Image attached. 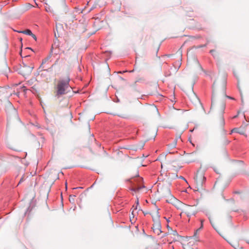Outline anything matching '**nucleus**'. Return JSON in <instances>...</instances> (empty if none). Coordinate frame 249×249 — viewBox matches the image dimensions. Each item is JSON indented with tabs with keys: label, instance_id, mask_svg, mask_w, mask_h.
Instances as JSON below:
<instances>
[{
	"label": "nucleus",
	"instance_id": "obj_11",
	"mask_svg": "<svg viewBox=\"0 0 249 249\" xmlns=\"http://www.w3.org/2000/svg\"><path fill=\"white\" fill-rule=\"evenodd\" d=\"M204 222V220H200V222H201V226L200 227V229H202L203 228V223Z\"/></svg>",
	"mask_w": 249,
	"mask_h": 249
},
{
	"label": "nucleus",
	"instance_id": "obj_27",
	"mask_svg": "<svg viewBox=\"0 0 249 249\" xmlns=\"http://www.w3.org/2000/svg\"><path fill=\"white\" fill-rule=\"evenodd\" d=\"M137 205H138V204H139L138 201H137Z\"/></svg>",
	"mask_w": 249,
	"mask_h": 249
},
{
	"label": "nucleus",
	"instance_id": "obj_28",
	"mask_svg": "<svg viewBox=\"0 0 249 249\" xmlns=\"http://www.w3.org/2000/svg\"><path fill=\"white\" fill-rule=\"evenodd\" d=\"M166 220H167V221L168 222L169 221L168 219H166Z\"/></svg>",
	"mask_w": 249,
	"mask_h": 249
},
{
	"label": "nucleus",
	"instance_id": "obj_20",
	"mask_svg": "<svg viewBox=\"0 0 249 249\" xmlns=\"http://www.w3.org/2000/svg\"><path fill=\"white\" fill-rule=\"evenodd\" d=\"M232 246L233 247V248H234V249H236V246H233V245H232Z\"/></svg>",
	"mask_w": 249,
	"mask_h": 249
},
{
	"label": "nucleus",
	"instance_id": "obj_5",
	"mask_svg": "<svg viewBox=\"0 0 249 249\" xmlns=\"http://www.w3.org/2000/svg\"><path fill=\"white\" fill-rule=\"evenodd\" d=\"M231 132L232 133L236 132V133H239L240 134H244V133L242 131H240V129L238 128H233L231 130Z\"/></svg>",
	"mask_w": 249,
	"mask_h": 249
},
{
	"label": "nucleus",
	"instance_id": "obj_21",
	"mask_svg": "<svg viewBox=\"0 0 249 249\" xmlns=\"http://www.w3.org/2000/svg\"><path fill=\"white\" fill-rule=\"evenodd\" d=\"M180 178H182V179H184L185 180H185V179L183 177H181Z\"/></svg>",
	"mask_w": 249,
	"mask_h": 249
},
{
	"label": "nucleus",
	"instance_id": "obj_9",
	"mask_svg": "<svg viewBox=\"0 0 249 249\" xmlns=\"http://www.w3.org/2000/svg\"><path fill=\"white\" fill-rule=\"evenodd\" d=\"M75 11H76V13H82V10L78 8H75Z\"/></svg>",
	"mask_w": 249,
	"mask_h": 249
},
{
	"label": "nucleus",
	"instance_id": "obj_7",
	"mask_svg": "<svg viewBox=\"0 0 249 249\" xmlns=\"http://www.w3.org/2000/svg\"><path fill=\"white\" fill-rule=\"evenodd\" d=\"M144 186H136V187H133V188L132 189V190L134 191H139V190H141L142 188H144Z\"/></svg>",
	"mask_w": 249,
	"mask_h": 249
},
{
	"label": "nucleus",
	"instance_id": "obj_17",
	"mask_svg": "<svg viewBox=\"0 0 249 249\" xmlns=\"http://www.w3.org/2000/svg\"><path fill=\"white\" fill-rule=\"evenodd\" d=\"M224 108H225V106H224V105H223L222 106V110H223Z\"/></svg>",
	"mask_w": 249,
	"mask_h": 249
},
{
	"label": "nucleus",
	"instance_id": "obj_15",
	"mask_svg": "<svg viewBox=\"0 0 249 249\" xmlns=\"http://www.w3.org/2000/svg\"><path fill=\"white\" fill-rule=\"evenodd\" d=\"M24 68H28V69H30V72H31L32 70V69H33V68H30V67H28V66H25L24 67Z\"/></svg>",
	"mask_w": 249,
	"mask_h": 249
},
{
	"label": "nucleus",
	"instance_id": "obj_6",
	"mask_svg": "<svg viewBox=\"0 0 249 249\" xmlns=\"http://www.w3.org/2000/svg\"><path fill=\"white\" fill-rule=\"evenodd\" d=\"M225 124V120L223 116H222L220 119V125L223 126Z\"/></svg>",
	"mask_w": 249,
	"mask_h": 249
},
{
	"label": "nucleus",
	"instance_id": "obj_26",
	"mask_svg": "<svg viewBox=\"0 0 249 249\" xmlns=\"http://www.w3.org/2000/svg\"><path fill=\"white\" fill-rule=\"evenodd\" d=\"M227 97H228L229 98H231V97H229V96H227ZM231 99H232V98H231Z\"/></svg>",
	"mask_w": 249,
	"mask_h": 249
},
{
	"label": "nucleus",
	"instance_id": "obj_8",
	"mask_svg": "<svg viewBox=\"0 0 249 249\" xmlns=\"http://www.w3.org/2000/svg\"><path fill=\"white\" fill-rule=\"evenodd\" d=\"M51 57V55H50L45 59H44L42 60V65H43L44 64H45L48 61V60L50 59V58Z\"/></svg>",
	"mask_w": 249,
	"mask_h": 249
},
{
	"label": "nucleus",
	"instance_id": "obj_3",
	"mask_svg": "<svg viewBox=\"0 0 249 249\" xmlns=\"http://www.w3.org/2000/svg\"><path fill=\"white\" fill-rule=\"evenodd\" d=\"M195 179L196 180L197 184H199L200 185H202V184L206 178L203 175H201L200 177L196 176L195 178Z\"/></svg>",
	"mask_w": 249,
	"mask_h": 249
},
{
	"label": "nucleus",
	"instance_id": "obj_22",
	"mask_svg": "<svg viewBox=\"0 0 249 249\" xmlns=\"http://www.w3.org/2000/svg\"><path fill=\"white\" fill-rule=\"evenodd\" d=\"M133 71H134V70H132V71H129V72H133Z\"/></svg>",
	"mask_w": 249,
	"mask_h": 249
},
{
	"label": "nucleus",
	"instance_id": "obj_12",
	"mask_svg": "<svg viewBox=\"0 0 249 249\" xmlns=\"http://www.w3.org/2000/svg\"><path fill=\"white\" fill-rule=\"evenodd\" d=\"M230 143V141H228V140H225V142H224V144H228Z\"/></svg>",
	"mask_w": 249,
	"mask_h": 249
},
{
	"label": "nucleus",
	"instance_id": "obj_25",
	"mask_svg": "<svg viewBox=\"0 0 249 249\" xmlns=\"http://www.w3.org/2000/svg\"><path fill=\"white\" fill-rule=\"evenodd\" d=\"M134 210L132 212V214H133Z\"/></svg>",
	"mask_w": 249,
	"mask_h": 249
},
{
	"label": "nucleus",
	"instance_id": "obj_16",
	"mask_svg": "<svg viewBox=\"0 0 249 249\" xmlns=\"http://www.w3.org/2000/svg\"><path fill=\"white\" fill-rule=\"evenodd\" d=\"M126 71H123V72H122V71H119V73H124V72H126Z\"/></svg>",
	"mask_w": 249,
	"mask_h": 249
},
{
	"label": "nucleus",
	"instance_id": "obj_10",
	"mask_svg": "<svg viewBox=\"0 0 249 249\" xmlns=\"http://www.w3.org/2000/svg\"><path fill=\"white\" fill-rule=\"evenodd\" d=\"M31 36H32V37H33L35 40H36V35H34V34H33L32 33V35H31Z\"/></svg>",
	"mask_w": 249,
	"mask_h": 249
},
{
	"label": "nucleus",
	"instance_id": "obj_2",
	"mask_svg": "<svg viewBox=\"0 0 249 249\" xmlns=\"http://www.w3.org/2000/svg\"><path fill=\"white\" fill-rule=\"evenodd\" d=\"M160 214L159 210H158L154 216H152L153 220L154 221L153 227L155 228L154 230L156 231L157 233L159 235L161 232V224L160 220Z\"/></svg>",
	"mask_w": 249,
	"mask_h": 249
},
{
	"label": "nucleus",
	"instance_id": "obj_23",
	"mask_svg": "<svg viewBox=\"0 0 249 249\" xmlns=\"http://www.w3.org/2000/svg\"><path fill=\"white\" fill-rule=\"evenodd\" d=\"M187 216H188V217L190 216V214H187Z\"/></svg>",
	"mask_w": 249,
	"mask_h": 249
},
{
	"label": "nucleus",
	"instance_id": "obj_13",
	"mask_svg": "<svg viewBox=\"0 0 249 249\" xmlns=\"http://www.w3.org/2000/svg\"><path fill=\"white\" fill-rule=\"evenodd\" d=\"M24 180V178H23V177H22L20 179V181L19 182H18V184H19L20 183H21L22 181H23Z\"/></svg>",
	"mask_w": 249,
	"mask_h": 249
},
{
	"label": "nucleus",
	"instance_id": "obj_1",
	"mask_svg": "<svg viewBox=\"0 0 249 249\" xmlns=\"http://www.w3.org/2000/svg\"><path fill=\"white\" fill-rule=\"evenodd\" d=\"M70 78L67 77L65 79H60L56 86L55 96L57 98L60 97L62 95L66 93V90L70 86Z\"/></svg>",
	"mask_w": 249,
	"mask_h": 249
},
{
	"label": "nucleus",
	"instance_id": "obj_19",
	"mask_svg": "<svg viewBox=\"0 0 249 249\" xmlns=\"http://www.w3.org/2000/svg\"><path fill=\"white\" fill-rule=\"evenodd\" d=\"M214 51V50H211L210 51V53H212V52H213Z\"/></svg>",
	"mask_w": 249,
	"mask_h": 249
},
{
	"label": "nucleus",
	"instance_id": "obj_4",
	"mask_svg": "<svg viewBox=\"0 0 249 249\" xmlns=\"http://www.w3.org/2000/svg\"><path fill=\"white\" fill-rule=\"evenodd\" d=\"M18 33H22L27 35L31 36V35H32V31L29 29H26L24 31H17Z\"/></svg>",
	"mask_w": 249,
	"mask_h": 249
},
{
	"label": "nucleus",
	"instance_id": "obj_18",
	"mask_svg": "<svg viewBox=\"0 0 249 249\" xmlns=\"http://www.w3.org/2000/svg\"><path fill=\"white\" fill-rule=\"evenodd\" d=\"M137 179H139V180H141L142 179V178H140L139 177V178H137Z\"/></svg>",
	"mask_w": 249,
	"mask_h": 249
},
{
	"label": "nucleus",
	"instance_id": "obj_24",
	"mask_svg": "<svg viewBox=\"0 0 249 249\" xmlns=\"http://www.w3.org/2000/svg\"><path fill=\"white\" fill-rule=\"evenodd\" d=\"M236 117H237V115L234 116L233 118H236Z\"/></svg>",
	"mask_w": 249,
	"mask_h": 249
},
{
	"label": "nucleus",
	"instance_id": "obj_14",
	"mask_svg": "<svg viewBox=\"0 0 249 249\" xmlns=\"http://www.w3.org/2000/svg\"><path fill=\"white\" fill-rule=\"evenodd\" d=\"M199 229H198V230L196 231V232L195 233V234H194V238H196L197 231H199Z\"/></svg>",
	"mask_w": 249,
	"mask_h": 249
}]
</instances>
